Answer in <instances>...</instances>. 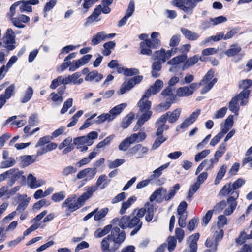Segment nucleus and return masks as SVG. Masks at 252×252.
<instances>
[{
	"mask_svg": "<svg viewBox=\"0 0 252 252\" xmlns=\"http://www.w3.org/2000/svg\"><path fill=\"white\" fill-rule=\"evenodd\" d=\"M139 118L133 128V131H137L147 122L152 114L150 110L151 102L148 100L141 98L138 103Z\"/></svg>",
	"mask_w": 252,
	"mask_h": 252,
	"instance_id": "nucleus-1",
	"label": "nucleus"
},
{
	"mask_svg": "<svg viewBox=\"0 0 252 252\" xmlns=\"http://www.w3.org/2000/svg\"><path fill=\"white\" fill-rule=\"evenodd\" d=\"M142 224V222L137 217L130 219L129 216L125 215L120 219L119 226L122 229L134 228L130 233L131 235H133L140 229Z\"/></svg>",
	"mask_w": 252,
	"mask_h": 252,
	"instance_id": "nucleus-2",
	"label": "nucleus"
},
{
	"mask_svg": "<svg viewBox=\"0 0 252 252\" xmlns=\"http://www.w3.org/2000/svg\"><path fill=\"white\" fill-rule=\"evenodd\" d=\"M98 137V133L96 131H92L86 136L76 138L74 139V143L77 146V148L81 149V151H86L88 146L93 143V140Z\"/></svg>",
	"mask_w": 252,
	"mask_h": 252,
	"instance_id": "nucleus-3",
	"label": "nucleus"
},
{
	"mask_svg": "<svg viewBox=\"0 0 252 252\" xmlns=\"http://www.w3.org/2000/svg\"><path fill=\"white\" fill-rule=\"evenodd\" d=\"M214 74V71L212 69L209 70L200 81V84L203 86L201 94H204L208 92L216 83L217 79L213 78Z\"/></svg>",
	"mask_w": 252,
	"mask_h": 252,
	"instance_id": "nucleus-4",
	"label": "nucleus"
},
{
	"mask_svg": "<svg viewBox=\"0 0 252 252\" xmlns=\"http://www.w3.org/2000/svg\"><path fill=\"white\" fill-rule=\"evenodd\" d=\"M15 35L14 31L11 28H8L2 37L3 46L8 50H12L15 48Z\"/></svg>",
	"mask_w": 252,
	"mask_h": 252,
	"instance_id": "nucleus-5",
	"label": "nucleus"
},
{
	"mask_svg": "<svg viewBox=\"0 0 252 252\" xmlns=\"http://www.w3.org/2000/svg\"><path fill=\"white\" fill-rule=\"evenodd\" d=\"M231 196H230L227 200L228 206L224 211L225 215H230L236 209L237 206L236 199L238 197V191H233L231 193Z\"/></svg>",
	"mask_w": 252,
	"mask_h": 252,
	"instance_id": "nucleus-6",
	"label": "nucleus"
},
{
	"mask_svg": "<svg viewBox=\"0 0 252 252\" xmlns=\"http://www.w3.org/2000/svg\"><path fill=\"white\" fill-rule=\"evenodd\" d=\"M84 203L79 201V198L76 200L75 198H67L62 204L63 208H66L68 211L73 212L82 206Z\"/></svg>",
	"mask_w": 252,
	"mask_h": 252,
	"instance_id": "nucleus-7",
	"label": "nucleus"
},
{
	"mask_svg": "<svg viewBox=\"0 0 252 252\" xmlns=\"http://www.w3.org/2000/svg\"><path fill=\"white\" fill-rule=\"evenodd\" d=\"M148 151V148L142 146L141 144H137L128 151V154L137 159L143 157Z\"/></svg>",
	"mask_w": 252,
	"mask_h": 252,
	"instance_id": "nucleus-8",
	"label": "nucleus"
},
{
	"mask_svg": "<svg viewBox=\"0 0 252 252\" xmlns=\"http://www.w3.org/2000/svg\"><path fill=\"white\" fill-rule=\"evenodd\" d=\"M97 173L96 168H87L80 171L77 174L76 178H85V181L93 179Z\"/></svg>",
	"mask_w": 252,
	"mask_h": 252,
	"instance_id": "nucleus-9",
	"label": "nucleus"
},
{
	"mask_svg": "<svg viewBox=\"0 0 252 252\" xmlns=\"http://www.w3.org/2000/svg\"><path fill=\"white\" fill-rule=\"evenodd\" d=\"M101 248L103 252H115L117 249L116 243L107 236L103 239L101 243Z\"/></svg>",
	"mask_w": 252,
	"mask_h": 252,
	"instance_id": "nucleus-10",
	"label": "nucleus"
},
{
	"mask_svg": "<svg viewBox=\"0 0 252 252\" xmlns=\"http://www.w3.org/2000/svg\"><path fill=\"white\" fill-rule=\"evenodd\" d=\"M108 236L116 244L122 243L126 238L125 232L124 231L120 232V230L118 227H114L111 230V234Z\"/></svg>",
	"mask_w": 252,
	"mask_h": 252,
	"instance_id": "nucleus-11",
	"label": "nucleus"
},
{
	"mask_svg": "<svg viewBox=\"0 0 252 252\" xmlns=\"http://www.w3.org/2000/svg\"><path fill=\"white\" fill-rule=\"evenodd\" d=\"M200 110L199 109L193 112L180 126H177V129L178 130V128H186L193 124L200 114Z\"/></svg>",
	"mask_w": 252,
	"mask_h": 252,
	"instance_id": "nucleus-12",
	"label": "nucleus"
},
{
	"mask_svg": "<svg viewBox=\"0 0 252 252\" xmlns=\"http://www.w3.org/2000/svg\"><path fill=\"white\" fill-rule=\"evenodd\" d=\"M174 54L175 52H173L172 49L166 51L165 49H161L160 50L156 51L154 56L155 59L159 61H161L163 63H164Z\"/></svg>",
	"mask_w": 252,
	"mask_h": 252,
	"instance_id": "nucleus-13",
	"label": "nucleus"
},
{
	"mask_svg": "<svg viewBox=\"0 0 252 252\" xmlns=\"http://www.w3.org/2000/svg\"><path fill=\"white\" fill-rule=\"evenodd\" d=\"M45 182L41 179L37 180L36 177L30 174L27 177V184L32 189H36L44 185Z\"/></svg>",
	"mask_w": 252,
	"mask_h": 252,
	"instance_id": "nucleus-14",
	"label": "nucleus"
},
{
	"mask_svg": "<svg viewBox=\"0 0 252 252\" xmlns=\"http://www.w3.org/2000/svg\"><path fill=\"white\" fill-rule=\"evenodd\" d=\"M30 199V198H27V196L26 194L19 195L17 197V203L19 204L17 210H24L27 207Z\"/></svg>",
	"mask_w": 252,
	"mask_h": 252,
	"instance_id": "nucleus-15",
	"label": "nucleus"
},
{
	"mask_svg": "<svg viewBox=\"0 0 252 252\" xmlns=\"http://www.w3.org/2000/svg\"><path fill=\"white\" fill-rule=\"evenodd\" d=\"M98 188L95 185H93L88 187L86 189V191L79 197V201L82 203H84L85 201L90 198L92 196L93 193Z\"/></svg>",
	"mask_w": 252,
	"mask_h": 252,
	"instance_id": "nucleus-16",
	"label": "nucleus"
},
{
	"mask_svg": "<svg viewBox=\"0 0 252 252\" xmlns=\"http://www.w3.org/2000/svg\"><path fill=\"white\" fill-rule=\"evenodd\" d=\"M127 106V104L126 103H121L119 105H118L114 107H113L112 109H111L109 111V114L110 115V117L113 121L115 119V118L119 115L122 111Z\"/></svg>",
	"mask_w": 252,
	"mask_h": 252,
	"instance_id": "nucleus-17",
	"label": "nucleus"
},
{
	"mask_svg": "<svg viewBox=\"0 0 252 252\" xmlns=\"http://www.w3.org/2000/svg\"><path fill=\"white\" fill-rule=\"evenodd\" d=\"M250 93V90H243L237 96L234 97V98H236L238 101H240L241 106H244L248 102V98Z\"/></svg>",
	"mask_w": 252,
	"mask_h": 252,
	"instance_id": "nucleus-18",
	"label": "nucleus"
},
{
	"mask_svg": "<svg viewBox=\"0 0 252 252\" xmlns=\"http://www.w3.org/2000/svg\"><path fill=\"white\" fill-rule=\"evenodd\" d=\"M145 208L146 209L145 220L147 222H150L153 218L154 213L156 210L153 204L147 202L145 204Z\"/></svg>",
	"mask_w": 252,
	"mask_h": 252,
	"instance_id": "nucleus-19",
	"label": "nucleus"
},
{
	"mask_svg": "<svg viewBox=\"0 0 252 252\" xmlns=\"http://www.w3.org/2000/svg\"><path fill=\"white\" fill-rule=\"evenodd\" d=\"M34 156L25 155L19 158V165L22 167L29 166L35 161Z\"/></svg>",
	"mask_w": 252,
	"mask_h": 252,
	"instance_id": "nucleus-20",
	"label": "nucleus"
},
{
	"mask_svg": "<svg viewBox=\"0 0 252 252\" xmlns=\"http://www.w3.org/2000/svg\"><path fill=\"white\" fill-rule=\"evenodd\" d=\"M226 150V144L224 143H221L219 147L218 150L215 152L214 155V159H211L210 161L212 164L214 162H218L219 159L221 157Z\"/></svg>",
	"mask_w": 252,
	"mask_h": 252,
	"instance_id": "nucleus-21",
	"label": "nucleus"
},
{
	"mask_svg": "<svg viewBox=\"0 0 252 252\" xmlns=\"http://www.w3.org/2000/svg\"><path fill=\"white\" fill-rule=\"evenodd\" d=\"M241 51V48L238 44L231 45L229 48L224 51V54L228 57H232L237 55Z\"/></svg>",
	"mask_w": 252,
	"mask_h": 252,
	"instance_id": "nucleus-22",
	"label": "nucleus"
},
{
	"mask_svg": "<svg viewBox=\"0 0 252 252\" xmlns=\"http://www.w3.org/2000/svg\"><path fill=\"white\" fill-rule=\"evenodd\" d=\"M193 94V91H190L188 86L179 87L176 90V95L179 97L189 96Z\"/></svg>",
	"mask_w": 252,
	"mask_h": 252,
	"instance_id": "nucleus-23",
	"label": "nucleus"
},
{
	"mask_svg": "<svg viewBox=\"0 0 252 252\" xmlns=\"http://www.w3.org/2000/svg\"><path fill=\"white\" fill-rule=\"evenodd\" d=\"M150 48H152L150 45V40H146L140 43V52L142 54L150 55L152 51Z\"/></svg>",
	"mask_w": 252,
	"mask_h": 252,
	"instance_id": "nucleus-24",
	"label": "nucleus"
},
{
	"mask_svg": "<svg viewBox=\"0 0 252 252\" xmlns=\"http://www.w3.org/2000/svg\"><path fill=\"white\" fill-rule=\"evenodd\" d=\"M103 78V75L101 74L98 73L96 70L93 71L88 73L86 76L85 79L87 81H92L95 80L98 82L101 80Z\"/></svg>",
	"mask_w": 252,
	"mask_h": 252,
	"instance_id": "nucleus-25",
	"label": "nucleus"
},
{
	"mask_svg": "<svg viewBox=\"0 0 252 252\" xmlns=\"http://www.w3.org/2000/svg\"><path fill=\"white\" fill-rule=\"evenodd\" d=\"M136 200V197L133 196L129 197L128 200L123 203L121 208L120 210V214L123 215L126 213V210Z\"/></svg>",
	"mask_w": 252,
	"mask_h": 252,
	"instance_id": "nucleus-26",
	"label": "nucleus"
},
{
	"mask_svg": "<svg viewBox=\"0 0 252 252\" xmlns=\"http://www.w3.org/2000/svg\"><path fill=\"white\" fill-rule=\"evenodd\" d=\"M181 31L183 35L188 39L195 40L199 37V35L197 33L193 32L187 29L182 28L181 29Z\"/></svg>",
	"mask_w": 252,
	"mask_h": 252,
	"instance_id": "nucleus-27",
	"label": "nucleus"
},
{
	"mask_svg": "<svg viewBox=\"0 0 252 252\" xmlns=\"http://www.w3.org/2000/svg\"><path fill=\"white\" fill-rule=\"evenodd\" d=\"M105 32L101 31L98 32L96 34L94 35L91 40V44L96 45L100 43L102 41L105 40Z\"/></svg>",
	"mask_w": 252,
	"mask_h": 252,
	"instance_id": "nucleus-28",
	"label": "nucleus"
},
{
	"mask_svg": "<svg viewBox=\"0 0 252 252\" xmlns=\"http://www.w3.org/2000/svg\"><path fill=\"white\" fill-rule=\"evenodd\" d=\"M134 118V114L130 113L125 117L121 123V127L123 129L127 128L132 123Z\"/></svg>",
	"mask_w": 252,
	"mask_h": 252,
	"instance_id": "nucleus-29",
	"label": "nucleus"
},
{
	"mask_svg": "<svg viewBox=\"0 0 252 252\" xmlns=\"http://www.w3.org/2000/svg\"><path fill=\"white\" fill-rule=\"evenodd\" d=\"M160 34L157 32H153L151 35V40L150 39V45L152 48H157L160 45V40L158 38Z\"/></svg>",
	"mask_w": 252,
	"mask_h": 252,
	"instance_id": "nucleus-30",
	"label": "nucleus"
},
{
	"mask_svg": "<svg viewBox=\"0 0 252 252\" xmlns=\"http://www.w3.org/2000/svg\"><path fill=\"white\" fill-rule=\"evenodd\" d=\"M33 91L32 88L29 87L25 91L22 96H21L20 100L21 103H24L29 101L32 98Z\"/></svg>",
	"mask_w": 252,
	"mask_h": 252,
	"instance_id": "nucleus-31",
	"label": "nucleus"
},
{
	"mask_svg": "<svg viewBox=\"0 0 252 252\" xmlns=\"http://www.w3.org/2000/svg\"><path fill=\"white\" fill-rule=\"evenodd\" d=\"M146 134L145 132H139L131 134L129 137L133 143L135 142L139 143L143 141L146 137Z\"/></svg>",
	"mask_w": 252,
	"mask_h": 252,
	"instance_id": "nucleus-32",
	"label": "nucleus"
},
{
	"mask_svg": "<svg viewBox=\"0 0 252 252\" xmlns=\"http://www.w3.org/2000/svg\"><path fill=\"white\" fill-rule=\"evenodd\" d=\"M166 193V189H163V188H159L158 189H157L150 196V201L151 202L153 201L158 197H159V199H161L162 195H164Z\"/></svg>",
	"mask_w": 252,
	"mask_h": 252,
	"instance_id": "nucleus-33",
	"label": "nucleus"
},
{
	"mask_svg": "<svg viewBox=\"0 0 252 252\" xmlns=\"http://www.w3.org/2000/svg\"><path fill=\"white\" fill-rule=\"evenodd\" d=\"M172 3L173 5L179 7L187 14L189 12L190 10L188 9L186 5V0H174Z\"/></svg>",
	"mask_w": 252,
	"mask_h": 252,
	"instance_id": "nucleus-34",
	"label": "nucleus"
},
{
	"mask_svg": "<svg viewBox=\"0 0 252 252\" xmlns=\"http://www.w3.org/2000/svg\"><path fill=\"white\" fill-rule=\"evenodd\" d=\"M152 75L154 78H157L159 76L158 72L161 70V65L159 61L154 62L152 65Z\"/></svg>",
	"mask_w": 252,
	"mask_h": 252,
	"instance_id": "nucleus-35",
	"label": "nucleus"
},
{
	"mask_svg": "<svg viewBox=\"0 0 252 252\" xmlns=\"http://www.w3.org/2000/svg\"><path fill=\"white\" fill-rule=\"evenodd\" d=\"M94 211H96L94 215V220H99L106 215L108 211V209L107 208H104L99 210L97 208L94 210Z\"/></svg>",
	"mask_w": 252,
	"mask_h": 252,
	"instance_id": "nucleus-36",
	"label": "nucleus"
},
{
	"mask_svg": "<svg viewBox=\"0 0 252 252\" xmlns=\"http://www.w3.org/2000/svg\"><path fill=\"white\" fill-rule=\"evenodd\" d=\"M181 112V108L175 109L173 112H169L168 122L170 123L175 122L179 119Z\"/></svg>",
	"mask_w": 252,
	"mask_h": 252,
	"instance_id": "nucleus-37",
	"label": "nucleus"
},
{
	"mask_svg": "<svg viewBox=\"0 0 252 252\" xmlns=\"http://www.w3.org/2000/svg\"><path fill=\"white\" fill-rule=\"evenodd\" d=\"M134 87V84L131 80H128L127 82H124L121 87L119 91L118 92L119 94H123L126 91L130 90Z\"/></svg>",
	"mask_w": 252,
	"mask_h": 252,
	"instance_id": "nucleus-38",
	"label": "nucleus"
},
{
	"mask_svg": "<svg viewBox=\"0 0 252 252\" xmlns=\"http://www.w3.org/2000/svg\"><path fill=\"white\" fill-rule=\"evenodd\" d=\"M111 228L112 226L111 225H108L102 229H98L95 231L94 236L96 238L102 237L108 233Z\"/></svg>",
	"mask_w": 252,
	"mask_h": 252,
	"instance_id": "nucleus-39",
	"label": "nucleus"
},
{
	"mask_svg": "<svg viewBox=\"0 0 252 252\" xmlns=\"http://www.w3.org/2000/svg\"><path fill=\"white\" fill-rule=\"evenodd\" d=\"M186 59L187 56L186 55H181L178 56H176L172 58L171 60L168 61L167 64L172 65H177L184 62Z\"/></svg>",
	"mask_w": 252,
	"mask_h": 252,
	"instance_id": "nucleus-40",
	"label": "nucleus"
},
{
	"mask_svg": "<svg viewBox=\"0 0 252 252\" xmlns=\"http://www.w3.org/2000/svg\"><path fill=\"white\" fill-rule=\"evenodd\" d=\"M133 144L129 137H126L124 139L118 146L119 150L120 151H126L130 146Z\"/></svg>",
	"mask_w": 252,
	"mask_h": 252,
	"instance_id": "nucleus-41",
	"label": "nucleus"
},
{
	"mask_svg": "<svg viewBox=\"0 0 252 252\" xmlns=\"http://www.w3.org/2000/svg\"><path fill=\"white\" fill-rule=\"evenodd\" d=\"M19 6V10L21 12H31L32 8L30 6L27 1H20L17 2V6Z\"/></svg>",
	"mask_w": 252,
	"mask_h": 252,
	"instance_id": "nucleus-42",
	"label": "nucleus"
},
{
	"mask_svg": "<svg viewBox=\"0 0 252 252\" xmlns=\"http://www.w3.org/2000/svg\"><path fill=\"white\" fill-rule=\"evenodd\" d=\"M218 243L215 240H213L210 238L207 239L205 242V245L208 248H210V250L206 251L205 252H215L217 250Z\"/></svg>",
	"mask_w": 252,
	"mask_h": 252,
	"instance_id": "nucleus-43",
	"label": "nucleus"
},
{
	"mask_svg": "<svg viewBox=\"0 0 252 252\" xmlns=\"http://www.w3.org/2000/svg\"><path fill=\"white\" fill-rule=\"evenodd\" d=\"M107 179V177L106 175L102 174L100 175L96 181L95 186H97V187L98 188L102 184L103 182H105L100 188L101 189H103L107 186L109 182H110V180H109L108 182H106Z\"/></svg>",
	"mask_w": 252,
	"mask_h": 252,
	"instance_id": "nucleus-44",
	"label": "nucleus"
},
{
	"mask_svg": "<svg viewBox=\"0 0 252 252\" xmlns=\"http://www.w3.org/2000/svg\"><path fill=\"white\" fill-rule=\"evenodd\" d=\"M226 166L224 164L222 166H221L220 167V169H219L216 178L214 181V183L215 185H217L219 184L220 181L222 179V178L224 177V175L225 174L226 171Z\"/></svg>",
	"mask_w": 252,
	"mask_h": 252,
	"instance_id": "nucleus-45",
	"label": "nucleus"
},
{
	"mask_svg": "<svg viewBox=\"0 0 252 252\" xmlns=\"http://www.w3.org/2000/svg\"><path fill=\"white\" fill-rule=\"evenodd\" d=\"M163 82L159 79L157 80L154 85L150 88L153 90V94L159 92L163 86Z\"/></svg>",
	"mask_w": 252,
	"mask_h": 252,
	"instance_id": "nucleus-46",
	"label": "nucleus"
},
{
	"mask_svg": "<svg viewBox=\"0 0 252 252\" xmlns=\"http://www.w3.org/2000/svg\"><path fill=\"white\" fill-rule=\"evenodd\" d=\"M203 0H186V5L188 9L190 10L188 14L191 15L193 13L194 8L196 6L197 4L202 1Z\"/></svg>",
	"mask_w": 252,
	"mask_h": 252,
	"instance_id": "nucleus-47",
	"label": "nucleus"
},
{
	"mask_svg": "<svg viewBox=\"0 0 252 252\" xmlns=\"http://www.w3.org/2000/svg\"><path fill=\"white\" fill-rule=\"evenodd\" d=\"M214 230L215 232L213 234V238L215 241L218 243L223 238L224 235V232L222 229L219 227L214 228Z\"/></svg>",
	"mask_w": 252,
	"mask_h": 252,
	"instance_id": "nucleus-48",
	"label": "nucleus"
},
{
	"mask_svg": "<svg viewBox=\"0 0 252 252\" xmlns=\"http://www.w3.org/2000/svg\"><path fill=\"white\" fill-rule=\"evenodd\" d=\"M217 49L215 48H208L205 49L202 51V56L200 57L199 60L201 61H204L205 58L204 56L215 54L217 52Z\"/></svg>",
	"mask_w": 252,
	"mask_h": 252,
	"instance_id": "nucleus-49",
	"label": "nucleus"
},
{
	"mask_svg": "<svg viewBox=\"0 0 252 252\" xmlns=\"http://www.w3.org/2000/svg\"><path fill=\"white\" fill-rule=\"evenodd\" d=\"M229 110L232 112L237 114L239 109V105L236 98H233L229 102Z\"/></svg>",
	"mask_w": 252,
	"mask_h": 252,
	"instance_id": "nucleus-50",
	"label": "nucleus"
},
{
	"mask_svg": "<svg viewBox=\"0 0 252 252\" xmlns=\"http://www.w3.org/2000/svg\"><path fill=\"white\" fill-rule=\"evenodd\" d=\"M180 188V186L179 184H176L169 191V193L164 195V199L165 200H169L171 199L173 196L175 195L176 192L177 190L179 189Z\"/></svg>",
	"mask_w": 252,
	"mask_h": 252,
	"instance_id": "nucleus-51",
	"label": "nucleus"
},
{
	"mask_svg": "<svg viewBox=\"0 0 252 252\" xmlns=\"http://www.w3.org/2000/svg\"><path fill=\"white\" fill-rule=\"evenodd\" d=\"M233 191H236L233 189L232 186L231 184H228L225 185L222 189L220 193L223 196H226L229 194H230V196H232L231 193Z\"/></svg>",
	"mask_w": 252,
	"mask_h": 252,
	"instance_id": "nucleus-52",
	"label": "nucleus"
},
{
	"mask_svg": "<svg viewBox=\"0 0 252 252\" xmlns=\"http://www.w3.org/2000/svg\"><path fill=\"white\" fill-rule=\"evenodd\" d=\"M198 61V57L197 56L195 55L189 59L184 64L183 68V69H187L190 66L194 65Z\"/></svg>",
	"mask_w": 252,
	"mask_h": 252,
	"instance_id": "nucleus-53",
	"label": "nucleus"
},
{
	"mask_svg": "<svg viewBox=\"0 0 252 252\" xmlns=\"http://www.w3.org/2000/svg\"><path fill=\"white\" fill-rule=\"evenodd\" d=\"M210 153V150L208 149L204 150L200 153L195 155L194 160L196 162H199L201 159L205 158Z\"/></svg>",
	"mask_w": 252,
	"mask_h": 252,
	"instance_id": "nucleus-54",
	"label": "nucleus"
},
{
	"mask_svg": "<svg viewBox=\"0 0 252 252\" xmlns=\"http://www.w3.org/2000/svg\"><path fill=\"white\" fill-rule=\"evenodd\" d=\"M81 76L80 72H76L70 75L71 82L74 84H80L83 82L82 78H79Z\"/></svg>",
	"mask_w": 252,
	"mask_h": 252,
	"instance_id": "nucleus-55",
	"label": "nucleus"
},
{
	"mask_svg": "<svg viewBox=\"0 0 252 252\" xmlns=\"http://www.w3.org/2000/svg\"><path fill=\"white\" fill-rule=\"evenodd\" d=\"M16 11V3L13 4L10 8V11L7 14V16L10 18L11 22L14 26H16V19L14 17Z\"/></svg>",
	"mask_w": 252,
	"mask_h": 252,
	"instance_id": "nucleus-56",
	"label": "nucleus"
},
{
	"mask_svg": "<svg viewBox=\"0 0 252 252\" xmlns=\"http://www.w3.org/2000/svg\"><path fill=\"white\" fill-rule=\"evenodd\" d=\"M169 165V163H167L165 164H163L157 168V169L153 171V174L152 176L154 178H158L162 174V171L167 168Z\"/></svg>",
	"mask_w": 252,
	"mask_h": 252,
	"instance_id": "nucleus-57",
	"label": "nucleus"
},
{
	"mask_svg": "<svg viewBox=\"0 0 252 252\" xmlns=\"http://www.w3.org/2000/svg\"><path fill=\"white\" fill-rule=\"evenodd\" d=\"M248 238L247 235L244 231L241 232L239 236L235 239V241L238 245L243 244Z\"/></svg>",
	"mask_w": 252,
	"mask_h": 252,
	"instance_id": "nucleus-58",
	"label": "nucleus"
},
{
	"mask_svg": "<svg viewBox=\"0 0 252 252\" xmlns=\"http://www.w3.org/2000/svg\"><path fill=\"white\" fill-rule=\"evenodd\" d=\"M105 121H107L108 122L112 121L109 113H103L98 117H97V119L95 121V122L98 124H100L104 122Z\"/></svg>",
	"mask_w": 252,
	"mask_h": 252,
	"instance_id": "nucleus-59",
	"label": "nucleus"
},
{
	"mask_svg": "<svg viewBox=\"0 0 252 252\" xmlns=\"http://www.w3.org/2000/svg\"><path fill=\"white\" fill-rule=\"evenodd\" d=\"M125 162V160L124 159H117L114 161H109L108 166L110 169L115 168L123 164Z\"/></svg>",
	"mask_w": 252,
	"mask_h": 252,
	"instance_id": "nucleus-60",
	"label": "nucleus"
},
{
	"mask_svg": "<svg viewBox=\"0 0 252 252\" xmlns=\"http://www.w3.org/2000/svg\"><path fill=\"white\" fill-rule=\"evenodd\" d=\"M77 169L72 166H68L64 167L62 170V174L63 176H67L70 174L75 173Z\"/></svg>",
	"mask_w": 252,
	"mask_h": 252,
	"instance_id": "nucleus-61",
	"label": "nucleus"
},
{
	"mask_svg": "<svg viewBox=\"0 0 252 252\" xmlns=\"http://www.w3.org/2000/svg\"><path fill=\"white\" fill-rule=\"evenodd\" d=\"M65 197V192L63 191L54 193L52 196V200L55 202H59L63 200Z\"/></svg>",
	"mask_w": 252,
	"mask_h": 252,
	"instance_id": "nucleus-62",
	"label": "nucleus"
},
{
	"mask_svg": "<svg viewBox=\"0 0 252 252\" xmlns=\"http://www.w3.org/2000/svg\"><path fill=\"white\" fill-rule=\"evenodd\" d=\"M213 212L214 211L212 210H208L206 212L205 215L202 218V223L204 224L205 226H206L209 223L210 220L212 217Z\"/></svg>",
	"mask_w": 252,
	"mask_h": 252,
	"instance_id": "nucleus-63",
	"label": "nucleus"
},
{
	"mask_svg": "<svg viewBox=\"0 0 252 252\" xmlns=\"http://www.w3.org/2000/svg\"><path fill=\"white\" fill-rule=\"evenodd\" d=\"M252 85V80L251 79L243 80L239 82V87L244 90H248Z\"/></svg>",
	"mask_w": 252,
	"mask_h": 252,
	"instance_id": "nucleus-64",
	"label": "nucleus"
}]
</instances>
